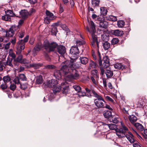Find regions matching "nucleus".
Instances as JSON below:
<instances>
[{"label": "nucleus", "instance_id": "nucleus-1", "mask_svg": "<svg viewBox=\"0 0 147 147\" xmlns=\"http://www.w3.org/2000/svg\"><path fill=\"white\" fill-rule=\"evenodd\" d=\"M64 65H62L61 71H63L65 75L70 71V69L72 71V73L68 75L67 77L70 79H77L80 77L79 72L75 69V65L74 63L69 61H65L62 63Z\"/></svg>", "mask_w": 147, "mask_h": 147}, {"label": "nucleus", "instance_id": "nucleus-2", "mask_svg": "<svg viewBox=\"0 0 147 147\" xmlns=\"http://www.w3.org/2000/svg\"><path fill=\"white\" fill-rule=\"evenodd\" d=\"M92 92L94 96L96 98L94 100V104L96 107L98 109L104 108V105H105V102L103 98L100 95L98 94L95 91L92 90Z\"/></svg>", "mask_w": 147, "mask_h": 147}, {"label": "nucleus", "instance_id": "nucleus-3", "mask_svg": "<svg viewBox=\"0 0 147 147\" xmlns=\"http://www.w3.org/2000/svg\"><path fill=\"white\" fill-rule=\"evenodd\" d=\"M103 63H102V61L101 58L99 56L98 63L99 65V68L101 71V74L103 75L104 74V70L103 68H107L109 65V59L107 56H104L103 58Z\"/></svg>", "mask_w": 147, "mask_h": 147}, {"label": "nucleus", "instance_id": "nucleus-4", "mask_svg": "<svg viewBox=\"0 0 147 147\" xmlns=\"http://www.w3.org/2000/svg\"><path fill=\"white\" fill-rule=\"evenodd\" d=\"M46 17L44 18V22L46 24H49L51 20L56 18V17L49 11L46 10L45 12Z\"/></svg>", "mask_w": 147, "mask_h": 147}, {"label": "nucleus", "instance_id": "nucleus-5", "mask_svg": "<svg viewBox=\"0 0 147 147\" xmlns=\"http://www.w3.org/2000/svg\"><path fill=\"white\" fill-rule=\"evenodd\" d=\"M16 48L17 50L16 54H20L21 53L22 50L24 49V43L21 42V41H19L18 44L16 46Z\"/></svg>", "mask_w": 147, "mask_h": 147}, {"label": "nucleus", "instance_id": "nucleus-6", "mask_svg": "<svg viewBox=\"0 0 147 147\" xmlns=\"http://www.w3.org/2000/svg\"><path fill=\"white\" fill-rule=\"evenodd\" d=\"M97 19L98 21L99 22V26L100 27L104 28H107V23L105 21L103 18H101L98 16Z\"/></svg>", "mask_w": 147, "mask_h": 147}, {"label": "nucleus", "instance_id": "nucleus-7", "mask_svg": "<svg viewBox=\"0 0 147 147\" xmlns=\"http://www.w3.org/2000/svg\"><path fill=\"white\" fill-rule=\"evenodd\" d=\"M16 28V26H12L8 31L5 32L6 36L7 37L12 36L14 34V31L15 30Z\"/></svg>", "mask_w": 147, "mask_h": 147}, {"label": "nucleus", "instance_id": "nucleus-8", "mask_svg": "<svg viewBox=\"0 0 147 147\" xmlns=\"http://www.w3.org/2000/svg\"><path fill=\"white\" fill-rule=\"evenodd\" d=\"M57 81L55 80H49L47 83V86L49 87L53 88L57 84Z\"/></svg>", "mask_w": 147, "mask_h": 147}, {"label": "nucleus", "instance_id": "nucleus-9", "mask_svg": "<svg viewBox=\"0 0 147 147\" xmlns=\"http://www.w3.org/2000/svg\"><path fill=\"white\" fill-rule=\"evenodd\" d=\"M78 53V49L77 46H72L71 48L70 53L72 55L77 54Z\"/></svg>", "mask_w": 147, "mask_h": 147}, {"label": "nucleus", "instance_id": "nucleus-10", "mask_svg": "<svg viewBox=\"0 0 147 147\" xmlns=\"http://www.w3.org/2000/svg\"><path fill=\"white\" fill-rule=\"evenodd\" d=\"M58 52L61 55L64 54L66 52L65 47L62 45L58 46L57 48Z\"/></svg>", "mask_w": 147, "mask_h": 147}, {"label": "nucleus", "instance_id": "nucleus-11", "mask_svg": "<svg viewBox=\"0 0 147 147\" xmlns=\"http://www.w3.org/2000/svg\"><path fill=\"white\" fill-rule=\"evenodd\" d=\"M86 29L90 32H95V26L92 21H90V29H89L88 27H87Z\"/></svg>", "mask_w": 147, "mask_h": 147}, {"label": "nucleus", "instance_id": "nucleus-12", "mask_svg": "<svg viewBox=\"0 0 147 147\" xmlns=\"http://www.w3.org/2000/svg\"><path fill=\"white\" fill-rule=\"evenodd\" d=\"M122 129L121 128H120L119 129H117L116 130V134L119 138H122L125 136L124 131H122Z\"/></svg>", "mask_w": 147, "mask_h": 147}, {"label": "nucleus", "instance_id": "nucleus-13", "mask_svg": "<svg viewBox=\"0 0 147 147\" xmlns=\"http://www.w3.org/2000/svg\"><path fill=\"white\" fill-rule=\"evenodd\" d=\"M129 134L130 135H127L125 137L131 143H134L135 141H136L134 139V136L130 132H129Z\"/></svg>", "mask_w": 147, "mask_h": 147}, {"label": "nucleus", "instance_id": "nucleus-14", "mask_svg": "<svg viewBox=\"0 0 147 147\" xmlns=\"http://www.w3.org/2000/svg\"><path fill=\"white\" fill-rule=\"evenodd\" d=\"M128 117L130 122L133 125L135 123V122L136 121L137 119L136 117L133 115H129Z\"/></svg>", "mask_w": 147, "mask_h": 147}, {"label": "nucleus", "instance_id": "nucleus-15", "mask_svg": "<svg viewBox=\"0 0 147 147\" xmlns=\"http://www.w3.org/2000/svg\"><path fill=\"white\" fill-rule=\"evenodd\" d=\"M107 68L105 72V74L107 77L108 78H110L113 76V73L110 67H108Z\"/></svg>", "mask_w": 147, "mask_h": 147}, {"label": "nucleus", "instance_id": "nucleus-16", "mask_svg": "<svg viewBox=\"0 0 147 147\" xmlns=\"http://www.w3.org/2000/svg\"><path fill=\"white\" fill-rule=\"evenodd\" d=\"M20 15L23 18H25L28 17V11L25 10H21L20 12Z\"/></svg>", "mask_w": 147, "mask_h": 147}, {"label": "nucleus", "instance_id": "nucleus-17", "mask_svg": "<svg viewBox=\"0 0 147 147\" xmlns=\"http://www.w3.org/2000/svg\"><path fill=\"white\" fill-rule=\"evenodd\" d=\"M57 47V45L56 42H53L51 43L50 45L49 52H50L51 51H54L55 49Z\"/></svg>", "mask_w": 147, "mask_h": 147}, {"label": "nucleus", "instance_id": "nucleus-18", "mask_svg": "<svg viewBox=\"0 0 147 147\" xmlns=\"http://www.w3.org/2000/svg\"><path fill=\"white\" fill-rule=\"evenodd\" d=\"M40 66L41 65L40 64L33 63L32 64H30L27 66V67H32L36 69H38Z\"/></svg>", "mask_w": 147, "mask_h": 147}, {"label": "nucleus", "instance_id": "nucleus-19", "mask_svg": "<svg viewBox=\"0 0 147 147\" xmlns=\"http://www.w3.org/2000/svg\"><path fill=\"white\" fill-rule=\"evenodd\" d=\"M50 45V44L49 43V41L46 40L44 42L43 45L42 46L43 47L46 49L47 51L49 52Z\"/></svg>", "mask_w": 147, "mask_h": 147}, {"label": "nucleus", "instance_id": "nucleus-20", "mask_svg": "<svg viewBox=\"0 0 147 147\" xmlns=\"http://www.w3.org/2000/svg\"><path fill=\"white\" fill-rule=\"evenodd\" d=\"M113 34L116 36H121L123 34V32L122 30H116L113 31Z\"/></svg>", "mask_w": 147, "mask_h": 147}, {"label": "nucleus", "instance_id": "nucleus-21", "mask_svg": "<svg viewBox=\"0 0 147 147\" xmlns=\"http://www.w3.org/2000/svg\"><path fill=\"white\" fill-rule=\"evenodd\" d=\"M43 81L42 76L41 75H39L36 77V84H42Z\"/></svg>", "mask_w": 147, "mask_h": 147}, {"label": "nucleus", "instance_id": "nucleus-22", "mask_svg": "<svg viewBox=\"0 0 147 147\" xmlns=\"http://www.w3.org/2000/svg\"><path fill=\"white\" fill-rule=\"evenodd\" d=\"M103 114L105 117L107 118H109L112 116L111 112L109 111H105Z\"/></svg>", "mask_w": 147, "mask_h": 147}, {"label": "nucleus", "instance_id": "nucleus-23", "mask_svg": "<svg viewBox=\"0 0 147 147\" xmlns=\"http://www.w3.org/2000/svg\"><path fill=\"white\" fill-rule=\"evenodd\" d=\"M133 125L139 130L142 131L144 129L142 125L139 123H135Z\"/></svg>", "mask_w": 147, "mask_h": 147}, {"label": "nucleus", "instance_id": "nucleus-24", "mask_svg": "<svg viewBox=\"0 0 147 147\" xmlns=\"http://www.w3.org/2000/svg\"><path fill=\"white\" fill-rule=\"evenodd\" d=\"M106 126H107L109 129L111 130H114L115 131L117 129V125L115 124H106Z\"/></svg>", "mask_w": 147, "mask_h": 147}, {"label": "nucleus", "instance_id": "nucleus-25", "mask_svg": "<svg viewBox=\"0 0 147 147\" xmlns=\"http://www.w3.org/2000/svg\"><path fill=\"white\" fill-rule=\"evenodd\" d=\"M114 67L117 69H123L125 68V66L121 63H117L114 65Z\"/></svg>", "mask_w": 147, "mask_h": 147}, {"label": "nucleus", "instance_id": "nucleus-26", "mask_svg": "<svg viewBox=\"0 0 147 147\" xmlns=\"http://www.w3.org/2000/svg\"><path fill=\"white\" fill-rule=\"evenodd\" d=\"M53 88V91L55 93L59 92L61 90V87L59 86L55 85Z\"/></svg>", "mask_w": 147, "mask_h": 147}, {"label": "nucleus", "instance_id": "nucleus-27", "mask_svg": "<svg viewBox=\"0 0 147 147\" xmlns=\"http://www.w3.org/2000/svg\"><path fill=\"white\" fill-rule=\"evenodd\" d=\"M54 76L58 80L60 79L61 77V75L60 71L59 70L56 71L54 73Z\"/></svg>", "mask_w": 147, "mask_h": 147}, {"label": "nucleus", "instance_id": "nucleus-28", "mask_svg": "<svg viewBox=\"0 0 147 147\" xmlns=\"http://www.w3.org/2000/svg\"><path fill=\"white\" fill-rule=\"evenodd\" d=\"M5 13L7 16L8 17H13L15 16V14H14L12 11L10 10H6L5 11Z\"/></svg>", "mask_w": 147, "mask_h": 147}, {"label": "nucleus", "instance_id": "nucleus-29", "mask_svg": "<svg viewBox=\"0 0 147 147\" xmlns=\"http://www.w3.org/2000/svg\"><path fill=\"white\" fill-rule=\"evenodd\" d=\"M100 2V0H92V7L94 8L98 6L99 5Z\"/></svg>", "mask_w": 147, "mask_h": 147}, {"label": "nucleus", "instance_id": "nucleus-30", "mask_svg": "<svg viewBox=\"0 0 147 147\" xmlns=\"http://www.w3.org/2000/svg\"><path fill=\"white\" fill-rule=\"evenodd\" d=\"M43 47L42 45L40 42L38 43L34 48L36 51H38Z\"/></svg>", "mask_w": 147, "mask_h": 147}, {"label": "nucleus", "instance_id": "nucleus-31", "mask_svg": "<svg viewBox=\"0 0 147 147\" xmlns=\"http://www.w3.org/2000/svg\"><path fill=\"white\" fill-rule=\"evenodd\" d=\"M106 18L107 20L112 21H116L117 20L116 17L112 15L107 16Z\"/></svg>", "mask_w": 147, "mask_h": 147}, {"label": "nucleus", "instance_id": "nucleus-32", "mask_svg": "<svg viewBox=\"0 0 147 147\" xmlns=\"http://www.w3.org/2000/svg\"><path fill=\"white\" fill-rule=\"evenodd\" d=\"M97 67V65L96 63L93 61L90 60L89 62V67L90 69L95 68Z\"/></svg>", "mask_w": 147, "mask_h": 147}, {"label": "nucleus", "instance_id": "nucleus-33", "mask_svg": "<svg viewBox=\"0 0 147 147\" xmlns=\"http://www.w3.org/2000/svg\"><path fill=\"white\" fill-rule=\"evenodd\" d=\"M80 59L81 63L84 65L86 64L88 61V59L86 57H80Z\"/></svg>", "mask_w": 147, "mask_h": 147}, {"label": "nucleus", "instance_id": "nucleus-34", "mask_svg": "<svg viewBox=\"0 0 147 147\" xmlns=\"http://www.w3.org/2000/svg\"><path fill=\"white\" fill-rule=\"evenodd\" d=\"M100 13L103 16L107 15V9L104 7H102L100 8Z\"/></svg>", "mask_w": 147, "mask_h": 147}, {"label": "nucleus", "instance_id": "nucleus-35", "mask_svg": "<svg viewBox=\"0 0 147 147\" xmlns=\"http://www.w3.org/2000/svg\"><path fill=\"white\" fill-rule=\"evenodd\" d=\"M92 76L94 77L95 78H98V71L97 70L94 69L91 71Z\"/></svg>", "mask_w": 147, "mask_h": 147}, {"label": "nucleus", "instance_id": "nucleus-36", "mask_svg": "<svg viewBox=\"0 0 147 147\" xmlns=\"http://www.w3.org/2000/svg\"><path fill=\"white\" fill-rule=\"evenodd\" d=\"M103 47L105 50H108L110 47V44L109 43L106 42L103 44Z\"/></svg>", "mask_w": 147, "mask_h": 147}, {"label": "nucleus", "instance_id": "nucleus-37", "mask_svg": "<svg viewBox=\"0 0 147 147\" xmlns=\"http://www.w3.org/2000/svg\"><path fill=\"white\" fill-rule=\"evenodd\" d=\"M125 22L123 20H120L117 21V25L119 27L122 28L124 26Z\"/></svg>", "mask_w": 147, "mask_h": 147}, {"label": "nucleus", "instance_id": "nucleus-38", "mask_svg": "<svg viewBox=\"0 0 147 147\" xmlns=\"http://www.w3.org/2000/svg\"><path fill=\"white\" fill-rule=\"evenodd\" d=\"M69 90L68 86H66L63 88L62 92L63 94H66L69 92Z\"/></svg>", "mask_w": 147, "mask_h": 147}, {"label": "nucleus", "instance_id": "nucleus-39", "mask_svg": "<svg viewBox=\"0 0 147 147\" xmlns=\"http://www.w3.org/2000/svg\"><path fill=\"white\" fill-rule=\"evenodd\" d=\"M90 33L91 35L92 41L93 42H96L97 41V38L96 36L94 34L95 32H91Z\"/></svg>", "mask_w": 147, "mask_h": 147}, {"label": "nucleus", "instance_id": "nucleus-40", "mask_svg": "<svg viewBox=\"0 0 147 147\" xmlns=\"http://www.w3.org/2000/svg\"><path fill=\"white\" fill-rule=\"evenodd\" d=\"M2 19L3 20L5 21H10L11 20V18L6 14L5 15L3 16L2 17Z\"/></svg>", "mask_w": 147, "mask_h": 147}, {"label": "nucleus", "instance_id": "nucleus-41", "mask_svg": "<svg viewBox=\"0 0 147 147\" xmlns=\"http://www.w3.org/2000/svg\"><path fill=\"white\" fill-rule=\"evenodd\" d=\"M18 55V56L16 58V61L20 63H21V61L23 60V56L20 53V54Z\"/></svg>", "mask_w": 147, "mask_h": 147}, {"label": "nucleus", "instance_id": "nucleus-42", "mask_svg": "<svg viewBox=\"0 0 147 147\" xmlns=\"http://www.w3.org/2000/svg\"><path fill=\"white\" fill-rule=\"evenodd\" d=\"M57 32V29L56 27H53L51 28V32L53 35H56Z\"/></svg>", "mask_w": 147, "mask_h": 147}, {"label": "nucleus", "instance_id": "nucleus-43", "mask_svg": "<svg viewBox=\"0 0 147 147\" xmlns=\"http://www.w3.org/2000/svg\"><path fill=\"white\" fill-rule=\"evenodd\" d=\"M19 79L21 80L25 81L27 80V78L24 74H21L19 76Z\"/></svg>", "mask_w": 147, "mask_h": 147}, {"label": "nucleus", "instance_id": "nucleus-44", "mask_svg": "<svg viewBox=\"0 0 147 147\" xmlns=\"http://www.w3.org/2000/svg\"><path fill=\"white\" fill-rule=\"evenodd\" d=\"M121 128L122 129V131H123L125 134V133L128 130V129L122 122H121Z\"/></svg>", "mask_w": 147, "mask_h": 147}, {"label": "nucleus", "instance_id": "nucleus-45", "mask_svg": "<svg viewBox=\"0 0 147 147\" xmlns=\"http://www.w3.org/2000/svg\"><path fill=\"white\" fill-rule=\"evenodd\" d=\"M3 79L5 83L9 82L10 80V78L8 76L4 77L3 78Z\"/></svg>", "mask_w": 147, "mask_h": 147}, {"label": "nucleus", "instance_id": "nucleus-46", "mask_svg": "<svg viewBox=\"0 0 147 147\" xmlns=\"http://www.w3.org/2000/svg\"><path fill=\"white\" fill-rule=\"evenodd\" d=\"M119 42V40L117 38H113L111 40V43L113 45L116 44Z\"/></svg>", "mask_w": 147, "mask_h": 147}, {"label": "nucleus", "instance_id": "nucleus-47", "mask_svg": "<svg viewBox=\"0 0 147 147\" xmlns=\"http://www.w3.org/2000/svg\"><path fill=\"white\" fill-rule=\"evenodd\" d=\"M78 95L79 97L84 96L86 95V93L84 92H83L81 90L78 92Z\"/></svg>", "mask_w": 147, "mask_h": 147}, {"label": "nucleus", "instance_id": "nucleus-48", "mask_svg": "<svg viewBox=\"0 0 147 147\" xmlns=\"http://www.w3.org/2000/svg\"><path fill=\"white\" fill-rule=\"evenodd\" d=\"M74 89L78 92L81 90V88L80 86L78 85H75L73 86Z\"/></svg>", "mask_w": 147, "mask_h": 147}, {"label": "nucleus", "instance_id": "nucleus-49", "mask_svg": "<svg viewBox=\"0 0 147 147\" xmlns=\"http://www.w3.org/2000/svg\"><path fill=\"white\" fill-rule=\"evenodd\" d=\"M9 55L13 58H15L16 55L13 52L12 50L10 49L9 51Z\"/></svg>", "mask_w": 147, "mask_h": 147}, {"label": "nucleus", "instance_id": "nucleus-50", "mask_svg": "<svg viewBox=\"0 0 147 147\" xmlns=\"http://www.w3.org/2000/svg\"><path fill=\"white\" fill-rule=\"evenodd\" d=\"M20 88L23 90H25L27 88V84L26 83L23 84H20Z\"/></svg>", "mask_w": 147, "mask_h": 147}, {"label": "nucleus", "instance_id": "nucleus-51", "mask_svg": "<svg viewBox=\"0 0 147 147\" xmlns=\"http://www.w3.org/2000/svg\"><path fill=\"white\" fill-rule=\"evenodd\" d=\"M28 38L29 36L27 35L25 38H24L23 40H21L19 41H21V42L22 43H24L25 42H26L28 41Z\"/></svg>", "mask_w": 147, "mask_h": 147}, {"label": "nucleus", "instance_id": "nucleus-52", "mask_svg": "<svg viewBox=\"0 0 147 147\" xmlns=\"http://www.w3.org/2000/svg\"><path fill=\"white\" fill-rule=\"evenodd\" d=\"M12 60L11 59H8L6 62V64L7 65H9L10 66L12 67L13 66V65L11 63Z\"/></svg>", "mask_w": 147, "mask_h": 147}, {"label": "nucleus", "instance_id": "nucleus-53", "mask_svg": "<svg viewBox=\"0 0 147 147\" xmlns=\"http://www.w3.org/2000/svg\"><path fill=\"white\" fill-rule=\"evenodd\" d=\"M133 146L134 147H141L140 144L137 141L133 143Z\"/></svg>", "mask_w": 147, "mask_h": 147}, {"label": "nucleus", "instance_id": "nucleus-54", "mask_svg": "<svg viewBox=\"0 0 147 147\" xmlns=\"http://www.w3.org/2000/svg\"><path fill=\"white\" fill-rule=\"evenodd\" d=\"M29 61L26 59H23L21 61L22 63H24L25 64H28V65L30 64H29Z\"/></svg>", "mask_w": 147, "mask_h": 147}, {"label": "nucleus", "instance_id": "nucleus-55", "mask_svg": "<svg viewBox=\"0 0 147 147\" xmlns=\"http://www.w3.org/2000/svg\"><path fill=\"white\" fill-rule=\"evenodd\" d=\"M46 68L48 69H53L56 68V67L53 65H47L46 66Z\"/></svg>", "mask_w": 147, "mask_h": 147}, {"label": "nucleus", "instance_id": "nucleus-56", "mask_svg": "<svg viewBox=\"0 0 147 147\" xmlns=\"http://www.w3.org/2000/svg\"><path fill=\"white\" fill-rule=\"evenodd\" d=\"M14 82L16 84H20V82L19 79L17 77H16L15 78Z\"/></svg>", "mask_w": 147, "mask_h": 147}, {"label": "nucleus", "instance_id": "nucleus-57", "mask_svg": "<svg viewBox=\"0 0 147 147\" xmlns=\"http://www.w3.org/2000/svg\"><path fill=\"white\" fill-rule=\"evenodd\" d=\"M91 79L92 80V82L95 85H96V80H97V78H95L94 77L91 76L90 77Z\"/></svg>", "mask_w": 147, "mask_h": 147}, {"label": "nucleus", "instance_id": "nucleus-58", "mask_svg": "<svg viewBox=\"0 0 147 147\" xmlns=\"http://www.w3.org/2000/svg\"><path fill=\"white\" fill-rule=\"evenodd\" d=\"M1 87L2 89H5L7 88V85L5 83H4V84L1 85Z\"/></svg>", "mask_w": 147, "mask_h": 147}, {"label": "nucleus", "instance_id": "nucleus-59", "mask_svg": "<svg viewBox=\"0 0 147 147\" xmlns=\"http://www.w3.org/2000/svg\"><path fill=\"white\" fill-rule=\"evenodd\" d=\"M16 88V86L15 84H11L10 86V89L12 90H14Z\"/></svg>", "mask_w": 147, "mask_h": 147}, {"label": "nucleus", "instance_id": "nucleus-60", "mask_svg": "<svg viewBox=\"0 0 147 147\" xmlns=\"http://www.w3.org/2000/svg\"><path fill=\"white\" fill-rule=\"evenodd\" d=\"M106 98L108 101H110L112 102L113 103L114 102V100L111 98L109 96H107L106 97Z\"/></svg>", "mask_w": 147, "mask_h": 147}, {"label": "nucleus", "instance_id": "nucleus-61", "mask_svg": "<svg viewBox=\"0 0 147 147\" xmlns=\"http://www.w3.org/2000/svg\"><path fill=\"white\" fill-rule=\"evenodd\" d=\"M77 45H80L83 44L84 43V41L83 40H78L76 41Z\"/></svg>", "mask_w": 147, "mask_h": 147}, {"label": "nucleus", "instance_id": "nucleus-62", "mask_svg": "<svg viewBox=\"0 0 147 147\" xmlns=\"http://www.w3.org/2000/svg\"><path fill=\"white\" fill-rule=\"evenodd\" d=\"M29 3L32 4H34L37 2V0H28Z\"/></svg>", "mask_w": 147, "mask_h": 147}, {"label": "nucleus", "instance_id": "nucleus-63", "mask_svg": "<svg viewBox=\"0 0 147 147\" xmlns=\"http://www.w3.org/2000/svg\"><path fill=\"white\" fill-rule=\"evenodd\" d=\"M104 108H105L109 109L110 110L112 111L113 110L112 108H111L110 106L108 105L105 104V105H104Z\"/></svg>", "mask_w": 147, "mask_h": 147}, {"label": "nucleus", "instance_id": "nucleus-64", "mask_svg": "<svg viewBox=\"0 0 147 147\" xmlns=\"http://www.w3.org/2000/svg\"><path fill=\"white\" fill-rule=\"evenodd\" d=\"M3 64L2 62L0 61V71H2L3 69Z\"/></svg>", "mask_w": 147, "mask_h": 147}]
</instances>
